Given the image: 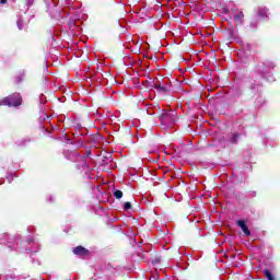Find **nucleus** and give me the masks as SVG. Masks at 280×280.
I'll return each instance as SVG.
<instances>
[{
	"label": "nucleus",
	"mask_w": 280,
	"mask_h": 280,
	"mask_svg": "<svg viewBox=\"0 0 280 280\" xmlns=\"http://www.w3.org/2000/svg\"><path fill=\"white\" fill-rule=\"evenodd\" d=\"M22 104L23 96L19 92H14L0 100V106H9V108H19Z\"/></svg>",
	"instance_id": "f257e3e1"
},
{
	"label": "nucleus",
	"mask_w": 280,
	"mask_h": 280,
	"mask_svg": "<svg viewBox=\"0 0 280 280\" xmlns=\"http://www.w3.org/2000/svg\"><path fill=\"white\" fill-rule=\"evenodd\" d=\"M73 254L78 255L79 257H89V255H91V252L86 249L84 246L79 245L74 247Z\"/></svg>",
	"instance_id": "f03ea898"
},
{
	"label": "nucleus",
	"mask_w": 280,
	"mask_h": 280,
	"mask_svg": "<svg viewBox=\"0 0 280 280\" xmlns=\"http://www.w3.org/2000/svg\"><path fill=\"white\" fill-rule=\"evenodd\" d=\"M151 89H155L158 91V93H162L163 95H167V93H170V90L167 89V86L161 84L160 82H152L151 83Z\"/></svg>",
	"instance_id": "7ed1b4c3"
},
{
	"label": "nucleus",
	"mask_w": 280,
	"mask_h": 280,
	"mask_svg": "<svg viewBox=\"0 0 280 280\" xmlns=\"http://www.w3.org/2000/svg\"><path fill=\"white\" fill-rule=\"evenodd\" d=\"M237 226L241 228V230L243 231V233L247 236L250 237V230H248V226L246 225V221L244 220H238L236 221Z\"/></svg>",
	"instance_id": "20e7f679"
},
{
	"label": "nucleus",
	"mask_w": 280,
	"mask_h": 280,
	"mask_svg": "<svg viewBox=\"0 0 280 280\" xmlns=\"http://www.w3.org/2000/svg\"><path fill=\"white\" fill-rule=\"evenodd\" d=\"M234 21L238 25H244V12H238L236 15H234Z\"/></svg>",
	"instance_id": "39448f33"
},
{
	"label": "nucleus",
	"mask_w": 280,
	"mask_h": 280,
	"mask_svg": "<svg viewBox=\"0 0 280 280\" xmlns=\"http://www.w3.org/2000/svg\"><path fill=\"white\" fill-rule=\"evenodd\" d=\"M163 260V257H161V255H159V254H154V255H152V257H151V261H152V264L154 265V266H159V265H161V261Z\"/></svg>",
	"instance_id": "423d86ee"
},
{
	"label": "nucleus",
	"mask_w": 280,
	"mask_h": 280,
	"mask_svg": "<svg viewBox=\"0 0 280 280\" xmlns=\"http://www.w3.org/2000/svg\"><path fill=\"white\" fill-rule=\"evenodd\" d=\"M23 80H25V71L20 72V73L15 77V83H16V84H21V82H23Z\"/></svg>",
	"instance_id": "0eeeda50"
},
{
	"label": "nucleus",
	"mask_w": 280,
	"mask_h": 280,
	"mask_svg": "<svg viewBox=\"0 0 280 280\" xmlns=\"http://www.w3.org/2000/svg\"><path fill=\"white\" fill-rule=\"evenodd\" d=\"M114 197L116 198V200H121V198H124V191L115 190L114 191Z\"/></svg>",
	"instance_id": "6e6552de"
},
{
	"label": "nucleus",
	"mask_w": 280,
	"mask_h": 280,
	"mask_svg": "<svg viewBox=\"0 0 280 280\" xmlns=\"http://www.w3.org/2000/svg\"><path fill=\"white\" fill-rule=\"evenodd\" d=\"M264 275L268 280H275V276H272V272H270V270L266 269L264 271Z\"/></svg>",
	"instance_id": "1a4fd4ad"
},
{
	"label": "nucleus",
	"mask_w": 280,
	"mask_h": 280,
	"mask_svg": "<svg viewBox=\"0 0 280 280\" xmlns=\"http://www.w3.org/2000/svg\"><path fill=\"white\" fill-rule=\"evenodd\" d=\"M237 139H240V133H233L231 138V143H237Z\"/></svg>",
	"instance_id": "9d476101"
},
{
	"label": "nucleus",
	"mask_w": 280,
	"mask_h": 280,
	"mask_svg": "<svg viewBox=\"0 0 280 280\" xmlns=\"http://www.w3.org/2000/svg\"><path fill=\"white\" fill-rule=\"evenodd\" d=\"M129 209H132V203H130L129 201H126V202L124 203V210H125V211H128Z\"/></svg>",
	"instance_id": "9b49d317"
},
{
	"label": "nucleus",
	"mask_w": 280,
	"mask_h": 280,
	"mask_svg": "<svg viewBox=\"0 0 280 280\" xmlns=\"http://www.w3.org/2000/svg\"><path fill=\"white\" fill-rule=\"evenodd\" d=\"M259 16H268V11L267 10H261L259 13H258Z\"/></svg>",
	"instance_id": "f8f14e48"
},
{
	"label": "nucleus",
	"mask_w": 280,
	"mask_h": 280,
	"mask_svg": "<svg viewBox=\"0 0 280 280\" xmlns=\"http://www.w3.org/2000/svg\"><path fill=\"white\" fill-rule=\"evenodd\" d=\"M167 117H170V114L165 113L161 116V119H167Z\"/></svg>",
	"instance_id": "ddd939ff"
},
{
	"label": "nucleus",
	"mask_w": 280,
	"mask_h": 280,
	"mask_svg": "<svg viewBox=\"0 0 280 280\" xmlns=\"http://www.w3.org/2000/svg\"><path fill=\"white\" fill-rule=\"evenodd\" d=\"M0 3H2V5H3L5 3H8V0H0Z\"/></svg>",
	"instance_id": "4468645a"
},
{
	"label": "nucleus",
	"mask_w": 280,
	"mask_h": 280,
	"mask_svg": "<svg viewBox=\"0 0 280 280\" xmlns=\"http://www.w3.org/2000/svg\"><path fill=\"white\" fill-rule=\"evenodd\" d=\"M28 242H34V238H28Z\"/></svg>",
	"instance_id": "2eb2a0df"
},
{
	"label": "nucleus",
	"mask_w": 280,
	"mask_h": 280,
	"mask_svg": "<svg viewBox=\"0 0 280 280\" xmlns=\"http://www.w3.org/2000/svg\"><path fill=\"white\" fill-rule=\"evenodd\" d=\"M103 164H106V160H103Z\"/></svg>",
	"instance_id": "dca6fc26"
}]
</instances>
